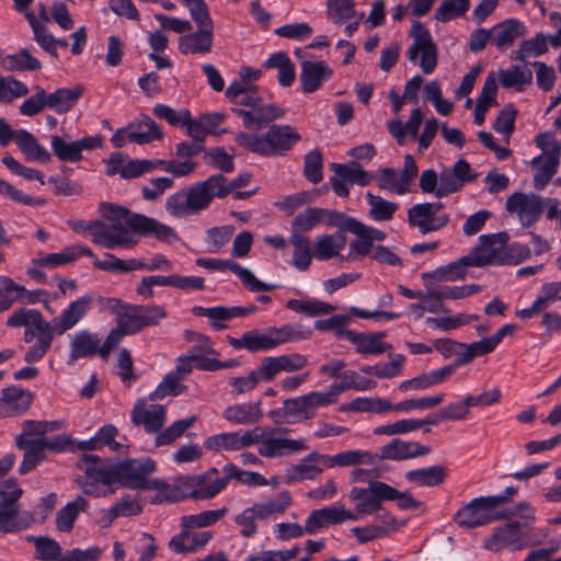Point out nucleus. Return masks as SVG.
<instances>
[{"mask_svg":"<svg viewBox=\"0 0 561 561\" xmlns=\"http://www.w3.org/2000/svg\"><path fill=\"white\" fill-rule=\"evenodd\" d=\"M99 457L83 454L78 468L94 482L111 486L119 484L131 490L167 491L169 484L161 479H149L157 469L156 462L150 458L126 459L110 466H96Z\"/></svg>","mask_w":561,"mask_h":561,"instance_id":"f257e3e1","label":"nucleus"},{"mask_svg":"<svg viewBox=\"0 0 561 561\" xmlns=\"http://www.w3.org/2000/svg\"><path fill=\"white\" fill-rule=\"evenodd\" d=\"M251 181L248 172L229 181L222 173L208 176L171 194L165 201V211L173 218H188L209 208L215 198L222 199Z\"/></svg>","mask_w":561,"mask_h":561,"instance_id":"f03ea898","label":"nucleus"},{"mask_svg":"<svg viewBox=\"0 0 561 561\" xmlns=\"http://www.w3.org/2000/svg\"><path fill=\"white\" fill-rule=\"evenodd\" d=\"M227 99L238 106L249 110L233 108L249 130H261L266 125L285 117L287 111L274 103L264 104L259 88L249 82L233 81L226 90Z\"/></svg>","mask_w":561,"mask_h":561,"instance_id":"7ed1b4c3","label":"nucleus"},{"mask_svg":"<svg viewBox=\"0 0 561 561\" xmlns=\"http://www.w3.org/2000/svg\"><path fill=\"white\" fill-rule=\"evenodd\" d=\"M100 211L107 220V224H94L98 230L94 233V243L105 249H114L116 247L133 248L137 240L133 229V220L140 217V214H131L127 208L110 203H102Z\"/></svg>","mask_w":561,"mask_h":561,"instance_id":"20e7f679","label":"nucleus"},{"mask_svg":"<svg viewBox=\"0 0 561 561\" xmlns=\"http://www.w3.org/2000/svg\"><path fill=\"white\" fill-rule=\"evenodd\" d=\"M264 134L240 131L234 141L250 152L263 157L284 156L301 140V136L291 125L272 124Z\"/></svg>","mask_w":561,"mask_h":561,"instance_id":"39448f33","label":"nucleus"},{"mask_svg":"<svg viewBox=\"0 0 561 561\" xmlns=\"http://www.w3.org/2000/svg\"><path fill=\"white\" fill-rule=\"evenodd\" d=\"M98 301L105 310L115 314L116 323L129 335H135L146 328L159 325L168 318L165 308L160 305H133L117 298L103 297H99Z\"/></svg>","mask_w":561,"mask_h":561,"instance_id":"423d86ee","label":"nucleus"},{"mask_svg":"<svg viewBox=\"0 0 561 561\" xmlns=\"http://www.w3.org/2000/svg\"><path fill=\"white\" fill-rule=\"evenodd\" d=\"M516 493V488L508 486L502 494L473 499L458 510L454 520L460 527L476 528L502 519L506 515L499 512V508L508 503Z\"/></svg>","mask_w":561,"mask_h":561,"instance_id":"0eeeda50","label":"nucleus"},{"mask_svg":"<svg viewBox=\"0 0 561 561\" xmlns=\"http://www.w3.org/2000/svg\"><path fill=\"white\" fill-rule=\"evenodd\" d=\"M516 508L518 513H524L525 519H535L534 510L527 503H520ZM538 543L539 541L529 540L527 520L524 523L513 520L495 527L492 535L485 540L484 548L493 552H499L504 549L518 551L528 546Z\"/></svg>","mask_w":561,"mask_h":561,"instance_id":"6e6552de","label":"nucleus"},{"mask_svg":"<svg viewBox=\"0 0 561 561\" xmlns=\"http://www.w3.org/2000/svg\"><path fill=\"white\" fill-rule=\"evenodd\" d=\"M409 35L413 42L405 54L408 60L419 65L425 75L434 72L438 62V47L430 31L421 22H414Z\"/></svg>","mask_w":561,"mask_h":561,"instance_id":"1a4fd4ad","label":"nucleus"},{"mask_svg":"<svg viewBox=\"0 0 561 561\" xmlns=\"http://www.w3.org/2000/svg\"><path fill=\"white\" fill-rule=\"evenodd\" d=\"M390 485L381 481H371L366 488L354 486L350 492L351 502L355 503L356 520L381 511L382 502L391 497Z\"/></svg>","mask_w":561,"mask_h":561,"instance_id":"9d476101","label":"nucleus"},{"mask_svg":"<svg viewBox=\"0 0 561 561\" xmlns=\"http://www.w3.org/2000/svg\"><path fill=\"white\" fill-rule=\"evenodd\" d=\"M255 428L262 430V438L259 444V455L265 458H278L287 455H293L308 447L304 438L290 439L285 437H276L275 434H286L289 432L286 427L268 428L256 426Z\"/></svg>","mask_w":561,"mask_h":561,"instance_id":"9b49d317","label":"nucleus"},{"mask_svg":"<svg viewBox=\"0 0 561 561\" xmlns=\"http://www.w3.org/2000/svg\"><path fill=\"white\" fill-rule=\"evenodd\" d=\"M54 335H57L54 321H46L42 316L33 327L24 331V342L33 343L24 355V360L28 364L39 362L50 350Z\"/></svg>","mask_w":561,"mask_h":561,"instance_id":"f8f14e48","label":"nucleus"},{"mask_svg":"<svg viewBox=\"0 0 561 561\" xmlns=\"http://www.w3.org/2000/svg\"><path fill=\"white\" fill-rule=\"evenodd\" d=\"M507 240L508 236L505 232L481 236L479 244L466 255L470 266L502 265L503 250Z\"/></svg>","mask_w":561,"mask_h":561,"instance_id":"ddd939ff","label":"nucleus"},{"mask_svg":"<svg viewBox=\"0 0 561 561\" xmlns=\"http://www.w3.org/2000/svg\"><path fill=\"white\" fill-rule=\"evenodd\" d=\"M262 438L261 428L227 432L209 436L204 446L210 451H238L259 444Z\"/></svg>","mask_w":561,"mask_h":561,"instance_id":"4468645a","label":"nucleus"},{"mask_svg":"<svg viewBox=\"0 0 561 561\" xmlns=\"http://www.w3.org/2000/svg\"><path fill=\"white\" fill-rule=\"evenodd\" d=\"M197 266L206 268L211 272H224L226 270L236 274L243 283V285L251 291H268L276 289L278 286L274 284H266L257 279L254 274L231 260H222L215 257H199L195 261Z\"/></svg>","mask_w":561,"mask_h":561,"instance_id":"2eb2a0df","label":"nucleus"},{"mask_svg":"<svg viewBox=\"0 0 561 561\" xmlns=\"http://www.w3.org/2000/svg\"><path fill=\"white\" fill-rule=\"evenodd\" d=\"M51 149L58 160L62 162H79L82 160V151H91L103 145L102 135H93L75 141H66L60 136H51Z\"/></svg>","mask_w":561,"mask_h":561,"instance_id":"dca6fc26","label":"nucleus"},{"mask_svg":"<svg viewBox=\"0 0 561 561\" xmlns=\"http://www.w3.org/2000/svg\"><path fill=\"white\" fill-rule=\"evenodd\" d=\"M506 210L515 213L524 227H530L541 217L543 203L538 195L514 193L506 199Z\"/></svg>","mask_w":561,"mask_h":561,"instance_id":"f3484780","label":"nucleus"},{"mask_svg":"<svg viewBox=\"0 0 561 561\" xmlns=\"http://www.w3.org/2000/svg\"><path fill=\"white\" fill-rule=\"evenodd\" d=\"M346 520H356L353 512L346 510L344 505H331L319 510H313L306 519V530L308 535L318 533L321 528L329 525H336Z\"/></svg>","mask_w":561,"mask_h":561,"instance_id":"a211bd4d","label":"nucleus"},{"mask_svg":"<svg viewBox=\"0 0 561 561\" xmlns=\"http://www.w3.org/2000/svg\"><path fill=\"white\" fill-rule=\"evenodd\" d=\"M324 392L311 391L300 397L285 400L289 407L294 422L312 420L317 415V409L331 405Z\"/></svg>","mask_w":561,"mask_h":561,"instance_id":"6ab92c4d","label":"nucleus"},{"mask_svg":"<svg viewBox=\"0 0 561 561\" xmlns=\"http://www.w3.org/2000/svg\"><path fill=\"white\" fill-rule=\"evenodd\" d=\"M206 476H187L178 480L179 486L186 491L185 496L195 501L211 500L225 490V482L216 478L205 480Z\"/></svg>","mask_w":561,"mask_h":561,"instance_id":"aec40b11","label":"nucleus"},{"mask_svg":"<svg viewBox=\"0 0 561 561\" xmlns=\"http://www.w3.org/2000/svg\"><path fill=\"white\" fill-rule=\"evenodd\" d=\"M167 409L161 404H148L146 400H138L131 412L135 425H142L147 433H158L164 425Z\"/></svg>","mask_w":561,"mask_h":561,"instance_id":"412c9836","label":"nucleus"},{"mask_svg":"<svg viewBox=\"0 0 561 561\" xmlns=\"http://www.w3.org/2000/svg\"><path fill=\"white\" fill-rule=\"evenodd\" d=\"M325 455L316 450L308 454L298 463L290 465L286 468V483H297L305 480H316L327 466L322 462Z\"/></svg>","mask_w":561,"mask_h":561,"instance_id":"4be33fe9","label":"nucleus"},{"mask_svg":"<svg viewBox=\"0 0 561 561\" xmlns=\"http://www.w3.org/2000/svg\"><path fill=\"white\" fill-rule=\"evenodd\" d=\"M408 222L422 234L437 231L449 222V215H433L424 203L416 204L408 209Z\"/></svg>","mask_w":561,"mask_h":561,"instance_id":"5701e85b","label":"nucleus"},{"mask_svg":"<svg viewBox=\"0 0 561 561\" xmlns=\"http://www.w3.org/2000/svg\"><path fill=\"white\" fill-rule=\"evenodd\" d=\"M32 400V393L19 386L4 388L0 397V419L24 413L30 408Z\"/></svg>","mask_w":561,"mask_h":561,"instance_id":"b1692460","label":"nucleus"},{"mask_svg":"<svg viewBox=\"0 0 561 561\" xmlns=\"http://www.w3.org/2000/svg\"><path fill=\"white\" fill-rule=\"evenodd\" d=\"M21 494V489L11 493L0 491V534H11L24 528L18 520V500Z\"/></svg>","mask_w":561,"mask_h":561,"instance_id":"393cba45","label":"nucleus"},{"mask_svg":"<svg viewBox=\"0 0 561 561\" xmlns=\"http://www.w3.org/2000/svg\"><path fill=\"white\" fill-rule=\"evenodd\" d=\"M184 336L187 342H202L201 346L191 350V358L195 359L197 369L205 371L219 370V360L208 357V355L217 354L208 336L194 331H185Z\"/></svg>","mask_w":561,"mask_h":561,"instance_id":"a878e982","label":"nucleus"},{"mask_svg":"<svg viewBox=\"0 0 561 561\" xmlns=\"http://www.w3.org/2000/svg\"><path fill=\"white\" fill-rule=\"evenodd\" d=\"M430 453V446L396 438L380 448L379 459L403 460L425 456Z\"/></svg>","mask_w":561,"mask_h":561,"instance_id":"bb28decb","label":"nucleus"},{"mask_svg":"<svg viewBox=\"0 0 561 561\" xmlns=\"http://www.w3.org/2000/svg\"><path fill=\"white\" fill-rule=\"evenodd\" d=\"M101 339L89 330H80L73 334L69 344L68 362L73 363L80 358L100 355Z\"/></svg>","mask_w":561,"mask_h":561,"instance_id":"cd10ccee","label":"nucleus"},{"mask_svg":"<svg viewBox=\"0 0 561 561\" xmlns=\"http://www.w3.org/2000/svg\"><path fill=\"white\" fill-rule=\"evenodd\" d=\"M332 69L324 61L306 60L301 64L300 84L304 93H312L332 77Z\"/></svg>","mask_w":561,"mask_h":561,"instance_id":"c85d7f7f","label":"nucleus"},{"mask_svg":"<svg viewBox=\"0 0 561 561\" xmlns=\"http://www.w3.org/2000/svg\"><path fill=\"white\" fill-rule=\"evenodd\" d=\"M227 341L234 350H245L250 353L266 352L275 348L270 329L265 331L250 330L240 337L229 335Z\"/></svg>","mask_w":561,"mask_h":561,"instance_id":"c756f323","label":"nucleus"},{"mask_svg":"<svg viewBox=\"0 0 561 561\" xmlns=\"http://www.w3.org/2000/svg\"><path fill=\"white\" fill-rule=\"evenodd\" d=\"M92 301V296H82L72 301L59 317L54 318L53 321L56 324L57 335H62L72 329L88 313Z\"/></svg>","mask_w":561,"mask_h":561,"instance_id":"7c9ffc66","label":"nucleus"},{"mask_svg":"<svg viewBox=\"0 0 561 561\" xmlns=\"http://www.w3.org/2000/svg\"><path fill=\"white\" fill-rule=\"evenodd\" d=\"M118 435V430L113 424H105L99 428L93 437L78 443V448L82 451L99 450L103 447H108L111 451L126 453L127 446L115 440Z\"/></svg>","mask_w":561,"mask_h":561,"instance_id":"2f4dec72","label":"nucleus"},{"mask_svg":"<svg viewBox=\"0 0 561 561\" xmlns=\"http://www.w3.org/2000/svg\"><path fill=\"white\" fill-rule=\"evenodd\" d=\"M133 229L142 236H152L159 241L172 243L179 240L174 228L158 221L154 218L140 215L133 220Z\"/></svg>","mask_w":561,"mask_h":561,"instance_id":"473e14b6","label":"nucleus"},{"mask_svg":"<svg viewBox=\"0 0 561 561\" xmlns=\"http://www.w3.org/2000/svg\"><path fill=\"white\" fill-rule=\"evenodd\" d=\"M470 266L466 255L448 263L447 265L439 266L434 271L422 274L424 284L432 282V286L436 283L456 282L463 279L467 275V268Z\"/></svg>","mask_w":561,"mask_h":561,"instance_id":"72a5a7b5","label":"nucleus"},{"mask_svg":"<svg viewBox=\"0 0 561 561\" xmlns=\"http://www.w3.org/2000/svg\"><path fill=\"white\" fill-rule=\"evenodd\" d=\"M82 255L93 259L95 257V254L90 248L81 244H73L66 248L62 252L50 253L38 259H33L32 264L55 268L72 263Z\"/></svg>","mask_w":561,"mask_h":561,"instance_id":"f704fd0d","label":"nucleus"},{"mask_svg":"<svg viewBox=\"0 0 561 561\" xmlns=\"http://www.w3.org/2000/svg\"><path fill=\"white\" fill-rule=\"evenodd\" d=\"M214 43L213 30H199L182 35L179 38V50L183 55H206L211 51Z\"/></svg>","mask_w":561,"mask_h":561,"instance_id":"c9c22d12","label":"nucleus"},{"mask_svg":"<svg viewBox=\"0 0 561 561\" xmlns=\"http://www.w3.org/2000/svg\"><path fill=\"white\" fill-rule=\"evenodd\" d=\"M222 416L234 424L252 425L259 423L263 417L261 401L229 405L225 409Z\"/></svg>","mask_w":561,"mask_h":561,"instance_id":"e433bc0d","label":"nucleus"},{"mask_svg":"<svg viewBox=\"0 0 561 561\" xmlns=\"http://www.w3.org/2000/svg\"><path fill=\"white\" fill-rule=\"evenodd\" d=\"M492 38L497 49L504 50L526 34V26L516 19H508L496 24L492 30Z\"/></svg>","mask_w":561,"mask_h":561,"instance_id":"4c0bfd02","label":"nucleus"},{"mask_svg":"<svg viewBox=\"0 0 561 561\" xmlns=\"http://www.w3.org/2000/svg\"><path fill=\"white\" fill-rule=\"evenodd\" d=\"M346 247L345 233L336 231L332 234H320L313 245V255L320 261H328L340 255Z\"/></svg>","mask_w":561,"mask_h":561,"instance_id":"58836bf2","label":"nucleus"},{"mask_svg":"<svg viewBox=\"0 0 561 561\" xmlns=\"http://www.w3.org/2000/svg\"><path fill=\"white\" fill-rule=\"evenodd\" d=\"M455 374V366L447 365L439 369L419 375L412 379L404 380L400 383V390H425L435 385H439Z\"/></svg>","mask_w":561,"mask_h":561,"instance_id":"ea45409f","label":"nucleus"},{"mask_svg":"<svg viewBox=\"0 0 561 561\" xmlns=\"http://www.w3.org/2000/svg\"><path fill=\"white\" fill-rule=\"evenodd\" d=\"M377 457L367 450H346L334 456L325 455L322 462L327 468L350 467L357 465L373 466L376 463Z\"/></svg>","mask_w":561,"mask_h":561,"instance_id":"a19ab883","label":"nucleus"},{"mask_svg":"<svg viewBox=\"0 0 561 561\" xmlns=\"http://www.w3.org/2000/svg\"><path fill=\"white\" fill-rule=\"evenodd\" d=\"M16 146L27 160L48 163L51 159L47 149L38 142L32 133L25 129H18Z\"/></svg>","mask_w":561,"mask_h":561,"instance_id":"79ce46f5","label":"nucleus"},{"mask_svg":"<svg viewBox=\"0 0 561 561\" xmlns=\"http://www.w3.org/2000/svg\"><path fill=\"white\" fill-rule=\"evenodd\" d=\"M89 508V503L83 496H77L73 501L67 503L56 514V528L61 533H70L73 524L80 513Z\"/></svg>","mask_w":561,"mask_h":561,"instance_id":"37998d69","label":"nucleus"},{"mask_svg":"<svg viewBox=\"0 0 561 561\" xmlns=\"http://www.w3.org/2000/svg\"><path fill=\"white\" fill-rule=\"evenodd\" d=\"M129 141L138 145L149 144L162 138L158 124L149 116H142L137 123L129 124Z\"/></svg>","mask_w":561,"mask_h":561,"instance_id":"c03bdc74","label":"nucleus"},{"mask_svg":"<svg viewBox=\"0 0 561 561\" xmlns=\"http://www.w3.org/2000/svg\"><path fill=\"white\" fill-rule=\"evenodd\" d=\"M405 479L420 486L433 488L442 484L447 477V469L444 466H432L410 470L404 474Z\"/></svg>","mask_w":561,"mask_h":561,"instance_id":"a18cd8bd","label":"nucleus"},{"mask_svg":"<svg viewBox=\"0 0 561 561\" xmlns=\"http://www.w3.org/2000/svg\"><path fill=\"white\" fill-rule=\"evenodd\" d=\"M81 94L82 89L79 87L57 89L53 93H46L47 107L58 114L67 113L76 105Z\"/></svg>","mask_w":561,"mask_h":561,"instance_id":"49530a36","label":"nucleus"},{"mask_svg":"<svg viewBox=\"0 0 561 561\" xmlns=\"http://www.w3.org/2000/svg\"><path fill=\"white\" fill-rule=\"evenodd\" d=\"M26 540L34 546V557L39 561H60L64 557L58 541L48 536H28Z\"/></svg>","mask_w":561,"mask_h":561,"instance_id":"de8ad7c7","label":"nucleus"},{"mask_svg":"<svg viewBox=\"0 0 561 561\" xmlns=\"http://www.w3.org/2000/svg\"><path fill=\"white\" fill-rule=\"evenodd\" d=\"M106 260H100L96 256L93 266L101 271L114 273H128L133 271H145V262L139 259L122 260L112 253H105Z\"/></svg>","mask_w":561,"mask_h":561,"instance_id":"09e8293b","label":"nucleus"},{"mask_svg":"<svg viewBox=\"0 0 561 561\" xmlns=\"http://www.w3.org/2000/svg\"><path fill=\"white\" fill-rule=\"evenodd\" d=\"M265 68L277 69V80L282 87H290L296 78L295 66L286 53L279 51L271 55L264 62Z\"/></svg>","mask_w":561,"mask_h":561,"instance_id":"8fccbe9b","label":"nucleus"},{"mask_svg":"<svg viewBox=\"0 0 561 561\" xmlns=\"http://www.w3.org/2000/svg\"><path fill=\"white\" fill-rule=\"evenodd\" d=\"M15 445L18 448L25 450L23 460L19 467L20 474H26L34 470L45 458V454L42 453L41 447L36 445L33 439H25L24 436H16Z\"/></svg>","mask_w":561,"mask_h":561,"instance_id":"3c124183","label":"nucleus"},{"mask_svg":"<svg viewBox=\"0 0 561 561\" xmlns=\"http://www.w3.org/2000/svg\"><path fill=\"white\" fill-rule=\"evenodd\" d=\"M342 412H375L386 413L393 410V405L386 399L374 398H356L351 402L341 405Z\"/></svg>","mask_w":561,"mask_h":561,"instance_id":"603ef678","label":"nucleus"},{"mask_svg":"<svg viewBox=\"0 0 561 561\" xmlns=\"http://www.w3.org/2000/svg\"><path fill=\"white\" fill-rule=\"evenodd\" d=\"M386 334L383 332L376 334H363L354 332V336L351 337L350 342L357 345L356 352L360 354H382L391 346L382 342V337Z\"/></svg>","mask_w":561,"mask_h":561,"instance_id":"864d4df0","label":"nucleus"},{"mask_svg":"<svg viewBox=\"0 0 561 561\" xmlns=\"http://www.w3.org/2000/svg\"><path fill=\"white\" fill-rule=\"evenodd\" d=\"M1 65L7 71H34L42 67L41 61L33 57L26 48L20 49L16 54L5 56L1 60Z\"/></svg>","mask_w":561,"mask_h":561,"instance_id":"5fc2aeb1","label":"nucleus"},{"mask_svg":"<svg viewBox=\"0 0 561 561\" xmlns=\"http://www.w3.org/2000/svg\"><path fill=\"white\" fill-rule=\"evenodd\" d=\"M539 163L541 164L535 174L534 185L536 190L541 191L548 185V183L557 173L560 158L538 156L535 157L531 161L533 165H538Z\"/></svg>","mask_w":561,"mask_h":561,"instance_id":"6e6d98bb","label":"nucleus"},{"mask_svg":"<svg viewBox=\"0 0 561 561\" xmlns=\"http://www.w3.org/2000/svg\"><path fill=\"white\" fill-rule=\"evenodd\" d=\"M351 321L352 317L348 314H335L329 319L317 320L314 328L322 332L332 331L336 337L350 341L354 336V331L346 329Z\"/></svg>","mask_w":561,"mask_h":561,"instance_id":"4d7b16f0","label":"nucleus"},{"mask_svg":"<svg viewBox=\"0 0 561 561\" xmlns=\"http://www.w3.org/2000/svg\"><path fill=\"white\" fill-rule=\"evenodd\" d=\"M268 329L272 335L274 347H277L288 342L305 340L310 337L311 335V331H304L302 325L300 324L288 323L279 328L272 327Z\"/></svg>","mask_w":561,"mask_h":561,"instance_id":"13d9d810","label":"nucleus"},{"mask_svg":"<svg viewBox=\"0 0 561 561\" xmlns=\"http://www.w3.org/2000/svg\"><path fill=\"white\" fill-rule=\"evenodd\" d=\"M290 243L294 247L293 264L299 271H307L311 264V247L307 237L301 233H293Z\"/></svg>","mask_w":561,"mask_h":561,"instance_id":"bf43d9fd","label":"nucleus"},{"mask_svg":"<svg viewBox=\"0 0 561 561\" xmlns=\"http://www.w3.org/2000/svg\"><path fill=\"white\" fill-rule=\"evenodd\" d=\"M377 185L380 190L404 195L410 192L409 186L403 183L400 172L392 168H382L377 176Z\"/></svg>","mask_w":561,"mask_h":561,"instance_id":"052dcab7","label":"nucleus"},{"mask_svg":"<svg viewBox=\"0 0 561 561\" xmlns=\"http://www.w3.org/2000/svg\"><path fill=\"white\" fill-rule=\"evenodd\" d=\"M547 51V36L543 33H537L534 38L523 41L518 49L513 51L512 58L526 61L529 56H541Z\"/></svg>","mask_w":561,"mask_h":561,"instance_id":"680f3d73","label":"nucleus"},{"mask_svg":"<svg viewBox=\"0 0 561 561\" xmlns=\"http://www.w3.org/2000/svg\"><path fill=\"white\" fill-rule=\"evenodd\" d=\"M286 308L295 312L305 313L309 317H318L321 314H330L335 311V306L319 300H298L289 299Z\"/></svg>","mask_w":561,"mask_h":561,"instance_id":"e2e57ef3","label":"nucleus"},{"mask_svg":"<svg viewBox=\"0 0 561 561\" xmlns=\"http://www.w3.org/2000/svg\"><path fill=\"white\" fill-rule=\"evenodd\" d=\"M366 199L370 206L369 216L376 221H389L398 210V204L389 202L371 193L366 194Z\"/></svg>","mask_w":561,"mask_h":561,"instance_id":"0e129e2a","label":"nucleus"},{"mask_svg":"<svg viewBox=\"0 0 561 561\" xmlns=\"http://www.w3.org/2000/svg\"><path fill=\"white\" fill-rule=\"evenodd\" d=\"M501 84L505 89L516 88L518 91L533 82V71L519 66H513L506 70H500Z\"/></svg>","mask_w":561,"mask_h":561,"instance_id":"69168bd1","label":"nucleus"},{"mask_svg":"<svg viewBox=\"0 0 561 561\" xmlns=\"http://www.w3.org/2000/svg\"><path fill=\"white\" fill-rule=\"evenodd\" d=\"M186 389L187 387L182 385V380L170 371L163 377L156 390L149 394L148 399L150 401H157L169 396L175 397L185 392Z\"/></svg>","mask_w":561,"mask_h":561,"instance_id":"338daca9","label":"nucleus"},{"mask_svg":"<svg viewBox=\"0 0 561 561\" xmlns=\"http://www.w3.org/2000/svg\"><path fill=\"white\" fill-rule=\"evenodd\" d=\"M332 169L337 175L345 176L351 184H358L359 186L368 185L374 175L364 169L357 162H350L348 164L332 163Z\"/></svg>","mask_w":561,"mask_h":561,"instance_id":"774afa93","label":"nucleus"}]
</instances>
